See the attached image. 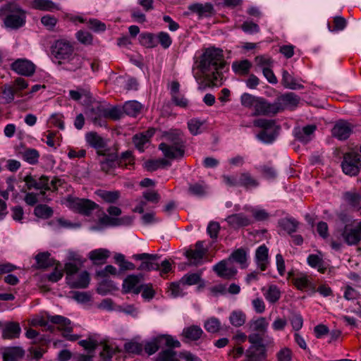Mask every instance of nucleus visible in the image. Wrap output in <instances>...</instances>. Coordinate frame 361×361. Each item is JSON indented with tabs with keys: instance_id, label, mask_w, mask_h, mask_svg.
I'll return each instance as SVG.
<instances>
[{
	"instance_id": "obj_17",
	"label": "nucleus",
	"mask_w": 361,
	"mask_h": 361,
	"mask_svg": "<svg viewBox=\"0 0 361 361\" xmlns=\"http://www.w3.org/2000/svg\"><path fill=\"white\" fill-rule=\"evenodd\" d=\"M188 9L197 13L200 18H207L212 16L214 13V6L210 3L206 4H193L188 6Z\"/></svg>"
},
{
	"instance_id": "obj_55",
	"label": "nucleus",
	"mask_w": 361,
	"mask_h": 361,
	"mask_svg": "<svg viewBox=\"0 0 361 361\" xmlns=\"http://www.w3.org/2000/svg\"><path fill=\"white\" fill-rule=\"evenodd\" d=\"M155 361H179L176 357V353L172 349H167L160 352Z\"/></svg>"
},
{
	"instance_id": "obj_21",
	"label": "nucleus",
	"mask_w": 361,
	"mask_h": 361,
	"mask_svg": "<svg viewBox=\"0 0 361 361\" xmlns=\"http://www.w3.org/2000/svg\"><path fill=\"white\" fill-rule=\"evenodd\" d=\"M352 132L351 128L348 123L340 121L334 127L332 135L338 140H346Z\"/></svg>"
},
{
	"instance_id": "obj_47",
	"label": "nucleus",
	"mask_w": 361,
	"mask_h": 361,
	"mask_svg": "<svg viewBox=\"0 0 361 361\" xmlns=\"http://www.w3.org/2000/svg\"><path fill=\"white\" fill-rule=\"evenodd\" d=\"M140 42L147 48H153L157 45L155 35L150 32L142 33L140 35Z\"/></svg>"
},
{
	"instance_id": "obj_14",
	"label": "nucleus",
	"mask_w": 361,
	"mask_h": 361,
	"mask_svg": "<svg viewBox=\"0 0 361 361\" xmlns=\"http://www.w3.org/2000/svg\"><path fill=\"white\" fill-rule=\"evenodd\" d=\"M276 104H279V112L285 109H294L300 103V98L293 92L285 93L276 99Z\"/></svg>"
},
{
	"instance_id": "obj_4",
	"label": "nucleus",
	"mask_w": 361,
	"mask_h": 361,
	"mask_svg": "<svg viewBox=\"0 0 361 361\" xmlns=\"http://www.w3.org/2000/svg\"><path fill=\"white\" fill-rule=\"evenodd\" d=\"M0 18L8 28L16 30L25 23L24 11L14 3H8L0 7Z\"/></svg>"
},
{
	"instance_id": "obj_27",
	"label": "nucleus",
	"mask_w": 361,
	"mask_h": 361,
	"mask_svg": "<svg viewBox=\"0 0 361 361\" xmlns=\"http://www.w3.org/2000/svg\"><path fill=\"white\" fill-rule=\"evenodd\" d=\"M268 248L265 245H260L256 250L255 259L261 271H265L268 264Z\"/></svg>"
},
{
	"instance_id": "obj_63",
	"label": "nucleus",
	"mask_w": 361,
	"mask_h": 361,
	"mask_svg": "<svg viewBox=\"0 0 361 361\" xmlns=\"http://www.w3.org/2000/svg\"><path fill=\"white\" fill-rule=\"evenodd\" d=\"M78 270H79V267L75 263L68 262V263L65 264L64 271H66V279L67 281V283L69 282L68 277L75 278Z\"/></svg>"
},
{
	"instance_id": "obj_41",
	"label": "nucleus",
	"mask_w": 361,
	"mask_h": 361,
	"mask_svg": "<svg viewBox=\"0 0 361 361\" xmlns=\"http://www.w3.org/2000/svg\"><path fill=\"white\" fill-rule=\"evenodd\" d=\"M95 193L104 201L109 203L115 202L118 200L120 197V192L117 190L108 191L104 190H98L95 192Z\"/></svg>"
},
{
	"instance_id": "obj_36",
	"label": "nucleus",
	"mask_w": 361,
	"mask_h": 361,
	"mask_svg": "<svg viewBox=\"0 0 361 361\" xmlns=\"http://www.w3.org/2000/svg\"><path fill=\"white\" fill-rule=\"evenodd\" d=\"M307 262L311 267L317 269L320 273L324 274L327 269L322 257L317 255H310L307 259Z\"/></svg>"
},
{
	"instance_id": "obj_31",
	"label": "nucleus",
	"mask_w": 361,
	"mask_h": 361,
	"mask_svg": "<svg viewBox=\"0 0 361 361\" xmlns=\"http://www.w3.org/2000/svg\"><path fill=\"white\" fill-rule=\"evenodd\" d=\"M252 66V63L247 59L235 61L232 63V69L233 72L237 75L243 76L249 74Z\"/></svg>"
},
{
	"instance_id": "obj_24",
	"label": "nucleus",
	"mask_w": 361,
	"mask_h": 361,
	"mask_svg": "<svg viewBox=\"0 0 361 361\" xmlns=\"http://www.w3.org/2000/svg\"><path fill=\"white\" fill-rule=\"evenodd\" d=\"M21 332V329L18 322H11L5 324L2 331V336L5 339L18 338Z\"/></svg>"
},
{
	"instance_id": "obj_26",
	"label": "nucleus",
	"mask_w": 361,
	"mask_h": 361,
	"mask_svg": "<svg viewBox=\"0 0 361 361\" xmlns=\"http://www.w3.org/2000/svg\"><path fill=\"white\" fill-rule=\"evenodd\" d=\"M103 111H105V107L100 104L90 109L89 116L94 125L99 126L104 125L106 116H103Z\"/></svg>"
},
{
	"instance_id": "obj_56",
	"label": "nucleus",
	"mask_w": 361,
	"mask_h": 361,
	"mask_svg": "<svg viewBox=\"0 0 361 361\" xmlns=\"http://www.w3.org/2000/svg\"><path fill=\"white\" fill-rule=\"evenodd\" d=\"M298 224V221L293 218L284 219L281 223L282 228L289 234L296 231Z\"/></svg>"
},
{
	"instance_id": "obj_57",
	"label": "nucleus",
	"mask_w": 361,
	"mask_h": 361,
	"mask_svg": "<svg viewBox=\"0 0 361 361\" xmlns=\"http://www.w3.org/2000/svg\"><path fill=\"white\" fill-rule=\"evenodd\" d=\"M35 8L43 11L57 9V6L50 0H34Z\"/></svg>"
},
{
	"instance_id": "obj_16",
	"label": "nucleus",
	"mask_w": 361,
	"mask_h": 361,
	"mask_svg": "<svg viewBox=\"0 0 361 361\" xmlns=\"http://www.w3.org/2000/svg\"><path fill=\"white\" fill-rule=\"evenodd\" d=\"M317 130L315 125H307L302 128L295 130V138L303 144L308 143L314 137V133Z\"/></svg>"
},
{
	"instance_id": "obj_10",
	"label": "nucleus",
	"mask_w": 361,
	"mask_h": 361,
	"mask_svg": "<svg viewBox=\"0 0 361 361\" xmlns=\"http://www.w3.org/2000/svg\"><path fill=\"white\" fill-rule=\"evenodd\" d=\"M68 203L72 209L85 216H90L94 210L99 207L89 199L70 198Z\"/></svg>"
},
{
	"instance_id": "obj_35",
	"label": "nucleus",
	"mask_w": 361,
	"mask_h": 361,
	"mask_svg": "<svg viewBox=\"0 0 361 361\" xmlns=\"http://www.w3.org/2000/svg\"><path fill=\"white\" fill-rule=\"evenodd\" d=\"M230 259H232L233 261L239 264L242 269L246 268L247 267V253L244 248L240 247L234 250L228 260Z\"/></svg>"
},
{
	"instance_id": "obj_6",
	"label": "nucleus",
	"mask_w": 361,
	"mask_h": 361,
	"mask_svg": "<svg viewBox=\"0 0 361 361\" xmlns=\"http://www.w3.org/2000/svg\"><path fill=\"white\" fill-rule=\"evenodd\" d=\"M262 335L253 332L248 336V341L251 345L245 352L247 357L262 359L265 357L266 347L263 343Z\"/></svg>"
},
{
	"instance_id": "obj_62",
	"label": "nucleus",
	"mask_w": 361,
	"mask_h": 361,
	"mask_svg": "<svg viewBox=\"0 0 361 361\" xmlns=\"http://www.w3.org/2000/svg\"><path fill=\"white\" fill-rule=\"evenodd\" d=\"M166 164L167 161L164 159L149 160L145 163V167L148 171H154Z\"/></svg>"
},
{
	"instance_id": "obj_11",
	"label": "nucleus",
	"mask_w": 361,
	"mask_h": 361,
	"mask_svg": "<svg viewBox=\"0 0 361 361\" xmlns=\"http://www.w3.org/2000/svg\"><path fill=\"white\" fill-rule=\"evenodd\" d=\"M279 112V104H276V101L271 103L265 98L259 97L252 115L274 116Z\"/></svg>"
},
{
	"instance_id": "obj_42",
	"label": "nucleus",
	"mask_w": 361,
	"mask_h": 361,
	"mask_svg": "<svg viewBox=\"0 0 361 361\" xmlns=\"http://www.w3.org/2000/svg\"><path fill=\"white\" fill-rule=\"evenodd\" d=\"M259 185L258 181L255 179L249 173H243L240 174L238 185L246 188H256Z\"/></svg>"
},
{
	"instance_id": "obj_7",
	"label": "nucleus",
	"mask_w": 361,
	"mask_h": 361,
	"mask_svg": "<svg viewBox=\"0 0 361 361\" xmlns=\"http://www.w3.org/2000/svg\"><path fill=\"white\" fill-rule=\"evenodd\" d=\"M337 232L342 236L348 245H356L361 241V221L356 225L347 224L343 228Z\"/></svg>"
},
{
	"instance_id": "obj_38",
	"label": "nucleus",
	"mask_w": 361,
	"mask_h": 361,
	"mask_svg": "<svg viewBox=\"0 0 361 361\" xmlns=\"http://www.w3.org/2000/svg\"><path fill=\"white\" fill-rule=\"evenodd\" d=\"M205 253V250L195 249L186 251L185 256L190 261L191 264L197 266L202 263Z\"/></svg>"
},
{
	"instance_id": "obj_20",
	"label": "nucleus",
	"mask_w": 361,
	"mask_h": 361,
	"mask_svg": "<svg viewBox=\"0 0 361 361\" xmlns=\"http://www.w3.org/2000/svg\"><path fill=\"white\" fill-rule=\"evenodd\" d=\"M68 284L72 288H86L90 283V274L87 271H82L75 278L68 277Z\"/></svg>"
},
{
	"instance_id": "obj_23",
	"label": "nucleus",
	"mask_w": 361,
	"mask_h": 361,
	"mask_svg": "<svg viewBox=\"0 0 361 361\" xmlns=\"http://www.w3.org/2000/svg\"><path fill=\"white\" fill-rule=\"evenodd\" d=\"M48 321L51 322L52 324H57L59 330L63 332H72L73 326L71 325V322L69 319L61 316V315H54V316H48Z\"/></svg>"
},
{
	"instance_id": "obj_12",
	"label": "nucleus",
	"mask_w": 361,
	"mask_h": 361,
	"mask_svg": "<svg viewBox=\"0 0 361 361\" xmlns=\"http://www.w3.org/2000/svg\"><path fill=\"white\" fill-rule=\"evenodd\" d=\"M135 260L142 261L137 269L140 271H150L152 270L158 271L159 264L156 262L159 259L157 254L141 253L133 255Z\"/></svg>"
},
{
	"instance_id": "obj_60",
	"label": "nucleus",
	"mask_w": 361,
	"mask_h": 361,
	"mask_svg": "<svg viewBox=\"0 0 361 361\" xmlns=\"http://www.w3.org/2000/svg\"><path fill=\"white\" fill-rule=\"evenodd\" d=\"M157 44H160V45L164 49L169 48L172 44V39L169 35V33L166 32H160L157 34L156 37Z\"/></svg>"
},
{
	"instance_id": "obj_59",
	"label": "nucleus",
	"mask_w": 361,
	"mask_h": 361,
	"mask_svg": "<svg viewBox=\"0 0 361 361\" xmlns=\"http://www.w3.org/2000/svg\"><path fill=\"white\" fill-rule=\"evenodd\" d=\"M188 191L191 195L202 196L206 193V185L204 182L190 184L189 185Z\"/></svg>"
},
{
	"instance_id": "obj_53",
	"label": "nucleus",
	"mask_w": 361,
	"mask_h": 361,
	"mask_svg": "<svg viewBox=\"0 0 361 361\" xmlns=\"http://www.w3.org/2000/svg\"><path fill=\"white\" fill-rule=\"evenodd\" d=\"M34 213L37 217L48 219L52 216L53 210L46 204H39L35 208Z\"/></svg>"
},
{
	"instance_id": "obj_18",
	"label": "nucleus",
	"mask_w": 361,
	"mask_h": 361,
	"mask_svg": "<svg viewBox=\"0 0 361 361\" xmlns=\"http://www.w3.org/2000/svg\"><path fill=\"white\" fill-rule=\"evenodd\" d=\"M25 354V350L20 346L6 347L2 349L4 361H16L23 358Z\"/></svg>"
},
{
	"instance_id": "obj_50",
	"label": "nucleus",
	"mask_w": 361,
	"mask_h": 361,
	"mask_svg": "<svg viewBox=\"0 0 361 361\" xmlns=\"http://www.w3.org/2000/svg\"><path fill=\"white\" fill-rule=\"evenodd\" d=\"M27 357L30 360L39 361L42 358L47 350L41 346H31L27 350Z\"/></svg>"
},
{
	"instance_id": "obj_15",
	"label": "nucleus",
	"mask_w": 361,
	"mask_h": 361,
	"mask_svg": "<svg viewBox=\"0 0 361 361\" xmlns=\"http://www.w3.org/2000/svg\"><path fill=\"white\" fill-rule=\"evenodd\" d=\"M213 269L219 276L226 279H232L237 273V269L228 264V262L226 260H222L217 263L214 266Z\"/></svg>"
},
{
	"instance_id": "obj_54",
	"label": "nucleus",
	"mask_w": 361,
	"mask_h": 361,
	"mask_svg": "<svg viewBox=\"0 0 361 361\" xmlns=\"http://www.w3.org/2000/svg\"><path fill=\"white\" fill-rule=\"evenodd\" d=\"M203 122L197 118H192L188 122V128L190 133L193 135H197L200 134L202 130V127L203 126Z\"/></svg>"
},
{
	"instance_id": "obj_61",
	"label": "nucleus",
	"mask_w": 361,
	"mask_h": 361,
	"mask_svg": "<svg viewBox=\"0 0 361 361\" xmlns=\"http://www.w3.org/2000/svg\"><path fill=\"white\" fill-rule=\"evenodd\" d=\"M118 165L121 167H128L134 164V159L130 152H125L122 154L119 161H117Z\"/></svg>"
},
{
	"instance_id": "obj_33",
	"label": "nucleus",
	"mask_w": 361,
	"mask_h": 361,
	"mask_svg": "<svg viewBox=\"0 0 361 361\" xmlns=\"http://www.w3.org/2000/svg\"><path fill=\"white\" fill-rule=\"evenodd\" d=\"M152 130H147L146 133L136 134L133 136V141L135 147L140 151L143 152L145 145L149 141L153 135Z\"/></svg>"
},
{
	"instance_id": "obj_2",
	"label": "nucleus",
	"mask_w": 361,
	"mask_h": 361,
	"mask_svg": "<svg viewBox=\"0 0 361 361\" xmlns=\"http://www.w3.org/2000/svg\"><path fill=\"white\" fill-rule=\"evenodd\" d=\"M74 50V42L64 38L56 40L51 46L52 55L56 59L66 61V69L71 71L78 70L82 64V58Z\"/></svg>"
},
{
	"instance_id": "obj_30",
	"label": "nucleus",
	"mask_w": 361,
	"mask_h": 361,
	"mask_svg": "<svg viewBox=\"0 0 361 361\" xmlns=\"http://www.w3.org/2000/svg\"><path fill=\"white\" fill-rule=\"evenodd\" d=\"M281 84L284 87L290 90H301L304 88V86L298 83L293 76L285 69L282 71Z\"/></svg>"
},
{
	"instance_id": "obj_37",
	"label": "nucleus",
	"mask_w": 361,
	"mask_h": 361,
	"mask_svg": "<svg viewBox=\"0 0 361 361\" xmlns=\"http://www.w3.org/2000/svg\"><path fill=\"white\" fill-rule=\"evenodd\" d=\"M203 333L202 329L196 325L186 327L183 331L184 337L190 341H197L201 338Z\"/></svg>"
},
{
	"instance_id": "obj_29",
	"label": "nucleus",
	"mask_w": 361,
	"mask_h": 361,
	"mask_svg": "<svg viewBox=\"0 0 361 361\" xmlns=\"http://www.w3.org/2000/svg\"><path fill=\"white\" fill-rule=\"evenodd\" d=\"M140 279L136 275H129L123 281V287L126 292L133 291L135 294L141 292L142 286L137 287Z\"/></svg>"
},
{
	"instance_id": "obj_40",
	"label": "nucleus",
	"mask_w": 361,
	"mask_h": 361,
	"mask_svg": "<svg viewBox=\"0 0 361 361\" xmlns=\"http://www.w3.org/2000/svg\"><path fill=\"white\" fill-rule=\"evenodd\" d=\"M35 259L39 268L45 269L55 264V261L50 258V254L48 252L37 254Z\"/></svg>"
},
{
	"instance_id": "obj_9",
	"label": "nucleus",
	"mask_w": 361,
	"mask_h": 361,
	"mask_svg": "<svg viewBox=\"0 0 361 361\" xmlns=\"http://www.w3.org/2000/svg\"><path fill=\"white\" fill-rule=\"evenodd\" d=\"M23 180L25 183L27 190L35 189L39 190V193L42 196H44L46 192L49 190V177L47 176L42 175L39 177H37L29 174L24 177Z\"/></svg>"
},
{
	"instance_id": "obj_25",
	"label": "nucleus",
	"mask_w": 361,
	"mask_h": 361,
	"mask_svg": "<svg viewBox=\"0 0 361 361\" xmlns=\"http://www.w3.org/2000/svg\"><path fill=\"white\" fill-rule=\"evenodd\" d=\"M294 286L300 290L314 289V286L311 281V278L307 275L300 273L293 278Z\"/></svg>"
},
{
	"instance_id": "obj_13",
	"label": "nucleus",
	"mask_w": 361,
	"mask_h": 361,
	"mask_svg": "<svg viewBox=\"0 0 361 361\" xmlns=\"http://www.w3.org/2000/svg\"><path fill=\"white\" fill-rule=\"evenodd\" d=\"M11 69L18 75L31 76L35 72V65L25 59H18L11 65Z\"/></svg>"
},
{
	"instance_id": "obj_3",
	"label": "nucleus",
	"mask_w": 361,
	"mask_h": 361,
	"mask_svg": "<svg viewBox=\"0 0 361 361\" xmlns=\"http://www.w3.org/2000/svg\"><path fill=\"white\" fill-rule=\"evenodd\" d=\"M165 138L166 142L159 145V149L162 152L164 157L170 159L183 157L185 146L182 133L176 130L169 133Z\"/></svg>"
},
{
	"instance_id": "obj_51",
	"label": "nucleus",
	"mask_w": 361,
	"mask_h": 361,
	"mask_svg": "<svg viewBox=\"0 0 361 361\" xmlns=\"http://www.w3.org/2000/svg\"><path fill=\"white\" fill-rule=\"evenodd\" d=\"M204 327L209 333H216L221 329V322L216 317H210L204 322Z\"/></svg>"
},
{
	"instance_id": "obj_45",
	"label": "nucleus",
	"mask_w": 361,
	"mask_h": 361,
	"mask_svg": "<svg viewBox=\"0 0 361 361\" xmlns=\"http://www.w3.org/2000/svg\"><path fill=\"white\" fill-rule=\"evenodd\" d=\"M229 321L233 326L240 327L245 323L246 315L242 311L235 310L231 313Z\"/></svg>"
},
{
	"instance_id": "obj_19",
	"label": "nucleus",
	"mask_w": 361,
	"mask_h": 361,
	"mask_svg": "<svg viewBox=\"0 0 361 361\" xmlns=\"http://www.w3.org/2000/svg\"><path fill=\"white\" fill-rule=\"evenodd\" d=\"M226 221L230 226L234 228L249 226L252 222L249 217L242 213L229 215Z\"/></svg>"
},
{
	"instance_id": "obj_46",
	"label": "nucleus",
	"mask_w": 361,
	"mask_h": 361,
	"mask_svg": "<svg viewBox=\"0 0 361 361\" xmlns=\"http://www.w3.org/2000/svg\"><path fill=\"white\" fill-rule=\"evenodd\" d=\"M266 300L270 303L276 302L281 298V291L275 285L269 287L266 293H264Z\"/></svg>"
},
{
	"instance_id": "obj_44",
	"label": "nucleus",
	"mask_w": 361,
	"mask_h": 361,
	"mask_svg": "<svg viewBox=\"0 0 361 361\" xmlns=\"http://www.w3.org/2000/svg\"><path fill=\"white\" fill-rule=\"evenodd\" d=\"M70 97L74 101H78L82 97L86 99L91 98V93L90 90L80 86L76 87V90H71L69 91Z\"/></svg>"
},
{
	"instance_id": "obj_5",
	"label": "nucleus",
	"mask_w": 361,
	"mask_h": 361,
	"mask_svg": "<svg viewBox=\"0 0 361 361\" xmlns=\"http://www.w3.org/2000/svg\"><path fill=\"white\" fill-rule=\"evenodd\" d=\"M255 127L262 130L257 135V138L265 144H271L276 138L279 128L276 126L274 121L259 118L254 121Z\"/></svg>"
},
{
	"instance_id": "obj_64",
	"label": "nucleus",
	"mask_w": 361,
	"mask_h": 361,
	"mask_svg": "<svg viewBox=\"0 0 361 361\" xmlns=\"http://www.w3.org/2000/svg\"><path fill=\"white\" fill-rule=\"evenodd\" d=\"M125 350L128 353L139 355L142 351V345L137 342H128L124 345Z\"/></svg>"
},
{
	"instance_id": "obj_58",
	"label": "nucleus",
	"mask_w": 361,
	"mask_h": 361,
	"mask_svg": "<svg viewBox=\"0 0 361 361\" xmlns=\"http://www.w3.org/2000/svg\"><path fill=\"white\" fill-rule=\"evenodd\" d=\"M158 341L160 344H164L170 348H179L180 346V343L178 340L174 339L170 335H162L158 336Z\"/></svg>"
},
{
	"instance_id": "obj_48",
	"label": "nucleus",
	"mask_w": 361,
	"mask_h": 361,
	"mask_svg": "<svg viewBox=\"0 0 361 361\" xmlns=\"http://www.w3.org/2000/svg\"><path fill=\"white\" fill-rule=\"evenodd\" d=\"M259 98V97H257L245 92L243 93L240 97V103L243 106L246 108H253V109H255Z\"/></svg>"
},
{
	"instance_id": "obj_39",
	"label": "nucleus",
	"mask_w": 361,
	"mask_h": 361,
	"mask_svg": "<svg viewBox=\"0 0 361 361\" xmlns=\"http://www.w3.org/2000/svg\"><path fill=\"white\" fill-rule=\"evenodd\" d=\"M141 108L142 105L138 102L129 101L124 104L122 109L123 114L135 117L140 112Z\"/></svg>"
},
{
	"instance_id": "obj_22",
	"label": "nucleus",
	"mask_w": 361,
	"mask_h": 361,
	"mask_svg": "<svg viewBox=\"0 0 361 361\" xmlns=\"http://www.w3.org/2000/svg\"><path fill=\"white\" fill-rule=\"evenodd\" d=\"M343 199L355 209L360 210L361 209V192H357L356 190L343 192Z\"/></svg>"
},
{
	"instance_id": "obj_34",
	"label": "nucleus",
	"mask_w": 361,
	"mask_h": 361,
	"mask_svg": "<svg viewBox=\"0 0 361 361\" xmlns=\"http://www.w3.org/2000/svg\"><path fill=\"white\" fill-rule=\"evenodd\" d=\"M85 140L87 144L95 149H102L105 147V142L96 132H89L85 135Z\"/></svg>"
},
{
	"instance_id": "obj_52",
	"label": "nucleus",
	"mask_w": 361,
	"mask_h": 361,
	"mask_svg": "<svg viewBox=\"0 0 361 361\" xmlns=\"http://www.w3.org/2000/svg\"><path fill=\"white\" fill-rule=\"evenodd\" d=\"M102 114L103 116H106V118L116 121L122 117L123 112V109L114 106L111 108H105V111H103Z\"/></svg>"
},
{
	"instance_id": "obj_1",
	"label": "nucleus",
	"mask_w": 361,
	"mask_h": 361,
	"mask_svg": "<svg viewBox=\"0 0 361 361\" xmlns=\"http://www.w3.org/2000/svg\"><path fill=\"white\" fill-rule=\"evenodd\" d=\"M226 65L223 51L221 49L211 47L206 49L200 58L198 68L202 74V80L200 82V89L219 87L222 85V70Z\"/></svg>"
},
{
	"instance_id": "obj_28",
	"label": "nucleus",
	"mask_w": 361,
	"mask_h": 361,
	"mask_svg": "<svg viewBox=\"0 0 361 361\" xmlns=\"http://www.w3.org/2000/svg\"><path fill=\"white\" fill-rule=\"evenodd\" d=\"M249 329L255 333L264 334L267 331L269 323L264 317L252 319L248 323Z\"/></svg>"
},
{
	"instance_id": "obj_8",
	"label": "nucleus",
	"mask_w": 361,
	"mask_h": 361,
	"mask_svg": "<svg viewBox=\"0 0 361 361\" xmlns=\"http://www.w3.org/2000/svg\"><path fill=\"white\" fill-rule=\"evenodd\" d=\"M344 173L349 176H356L361 169V155L358 153H348L343 157L341 164Z\"/></svg>"
},
{
	"instance_id": "obj_32",
	"label": "nucleus",
	"mask_w": 361,
	"mask_h": 361,
	"mask_svg": "<svg viewBox=\"0 0 361 361\" xmlns=\"http://www.w3.org/2000/svg\"><path fill=\"white\" fill-rule=\"evenodd\" d=\"M15 98V92L11 85L6 84L0 87V104L11 103Z\"/></svg>"
},
{
	"instance_id": "obj_49",
	"label": "nucleus",
	"mask_w": 361,
	"mask_h": 361,
	"mask_svg": "<svg viewBox=\"0 0 361 361\" xmlns=\"http://www.w3.org/2000/svg\"><path fill=\"white\" fill-rule=\"evenodd\" d=\"M109 251L106 249H97L90 252V259L93 262L104 261L109 257Z\"/></svg>"
},
{
	"instance_id": "obj_43",
	"label": "nucleus",
	"mask_w": 361,
	"mask_h": 361,
	"mask_svg": "<svg viewBox=\"0 0 361 361\" xmlns=\"http://www.w3.org/2000/svg\"><path fill=\"white\" fill-rule=\"evenodd\" d=\"M22 157L26 162L33 165L38 162L39 153L35 149L27 148L22 152Z\"/></svg>"
}]
</instances>
